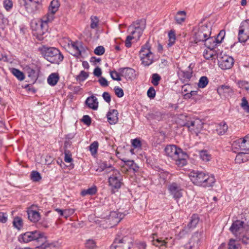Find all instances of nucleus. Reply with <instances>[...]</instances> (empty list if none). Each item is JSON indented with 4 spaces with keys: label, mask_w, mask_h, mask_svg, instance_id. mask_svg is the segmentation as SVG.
<instances>
[{
    "label": "nucleus",
    "mask_w": 249,
    "mask_h": 249,
    "mask_svg": "<svg viewBox=\"0 0 249 249\" xmlns=\"http://www.w3.org/2000/svg\"><path fill=\"white\" fill-rule=\"evenodd\" d=\"M124 161L125 165L127 166L130 170H132L134 172L138 171L139 167L133 160H127Z\"/></svg>",
    "instance_id": "473e14b6"
},
{
    "label": "nucleus",
    "mask_w": 249,
    "mask_h": 249,
    "mask_svg": "<svg viewBox=\"0 0 249 249\" xmlns=\"http://www.w3.org/2000/svg\"><path fill=\"white\" fill-rule=\"evenodd\" d=\"M41 50L44 57L52 63L59 64L63 59V56L55 48L43 46Z\"/></svg>",
    "instance_id": "20e7f679"
},
{
    "label": "nucleus",
    "mask_w": 249,
    "mask_h": 249,
    "mask_svg": "<svg viewBox=\"0 0 249 249\" xmlns=\"http://www.w3.org/2000/svg\"><path fill=\"white\" fill-rule=\"evenodd\" d=\"M140 57L142 64L145 66H148L153 63L154 54L151 51V47L148 42L142 47L140 51Z\"/></svg>",
    "instance_id": "39448f33"
},
{
    "label": "nucleus",
    "mask_w": 249,
    "mask_h": 249,
    "mask_svg": "<svg viewBox=\"0 0 249 249\" xmlns=\"http://www.w3.org/2000/svg\"><path fill=\"white\" fill-rule=\"evenodd\" d=\"M132 145L135 148H138V147H140L141 146V141L137 139H135L133 140L132 141Z\"/></svg>",
    "instance_id": "774afa93"
},
{
    "label": "nucleus",
    "mask_w": 249,
    "mask_h": 249,
    "mask_svg": "<svg viewBox=\"0 0 249 249\" xmlns=\"http://www.w3.org/2000/svg\"><path fill=\"white\" fill-rule=\"evenodd\" d=\"M97 188L96 186H93L91 188H89L87 190H84L81 192V195L82 196H85L87 195H93L96 193L97 192Z\"/></svg>",
    "instance_id": "4c0bfd02"
},
{
    "label": "nucleus",
    "mask_w": 249,
    "mask_h": 249,
    "mask_svg": "<svg viewBox=\"0 0 249 249\" xmlns=\"http://www.w3.org/2000/svg\"><path fill=\"white\" fill-rule=\"evenodd\" d=\"M232 149L235 153L238 151L249 152V134L234 141L232 144Z\"/></svg>",
    "instance_id": "0eeeda50"
},
{
    "label": "nucleus",
    "mask_w": 249,
    "mask_h": 249,
    "mask_svg": "<svg viewBox=\"0 0 249 249\" xmlns=\"http://www.w3.org/2000/svg\"><path fill=\"white\" fill-rule=\"evenodd\" d=\"M240 240H241L242 242L245 244L247 245L249 244V236H248L246 235H239L237 236Z\"/></svg>",
    "instance_id": "603ef678"
},
{
    "label": "nucleus",
    "mask_w": 249,
    "mask_h": 249,
    "mask_svg": "<svg viewBox=\"0 0 249 249\" xmlns=\"http://www.w3.org/2000/svg\"><path fill=\"white\" fill-rule=\"evenodd\" d=\"M199 221V219L197 214H193L191 217L190 221L187 226L179 232L178 236L181 238L183 237L186 233H188L192 229L195 228Z\"/></svg>",
    "instance_id": "4468645a"
},
{
    "label": "nucleus",
    "mask_w": 249,
    "mask_h": 249,
    "mask_svg": "<svg viewBox=\"0 0 249 249\" xmlns=\"http://www.w3.org/2000/svg\"><path fill=\"white\" fill-rule=\"evenodd\" d=\"M3 6L4 8L8 11L12 8L13 2L11 0H5L3 1Z\"/></svg>",
    "instance_id": "13d9d810"
},
{
    "label": "nucleus",
    "mask_w": 249,
    "mask_h": 249,
    "mask_svg": "<svg viewBox=\"0 0 249 249\" xmlns=\"http://www.w3.org/2000/svg\"><path fill=\"white\" fill-rule=\"evenodd\" d=\"M225 35V32L224 31H221L218 35L217 36V37L215 38L216 43H220L222 42L223 39H224V36Z\"/></svg>",
    "instance_id": "6e6d98bb"
},
{
    "label": "nucleus",
    "mask_w": 249,
    "mask_h": 249,
    "mask_svg": "<svg viewBox=\"0 0 249 249\" xmlns=\"http://www.w3.org/2000/svg\"><path fill=\"white\" fill-rule=\"evenodd\" d=\"M170 194L175 199H178L182 196V190L180 185L176 183H172L168 186Z\"/></svg>",
    "instance_id": "f3484780"
},
{
    "label": "nucleus",
    "mask_w": 249,
    "mask_h": 249,
    "mask_svg": "<svg viewBox=\"0 0 249 249\" xmlns=\"http://www.w3.org/2000/svg\"><path fill=\"white\" fill-rule=\"evenodd\" d=\"M201 236V233H199L198 232H195L192 236L188 244L186 245V248L188 249L197 248Z\"/></svg>",
    "instance_id": "6ab92c4d"
},
{
    "label": "nucleus",
    "mask_w": 249,
    "mask_h": 249,
    "mask_svg": "<svg viewBox=\"0 0 249 249\" xmlns=\"http://www.w3.org/2000/svg\"><path fill=\"white\" fill-rule=\"evenodd\" d=\"M185 126L197 135L203 127V123L200 120L196 119L194 121L187 122L185 124Z\"/></svg>",
    "instance_id": "dca6fc26"
},
{
    "label": "nucleus",
    "mask_w": 249,
    "mask_h": 249,
    "mask_svg": "<svg viewBox=\"0 0 249 249\" xmlns=\"http://www.w3.org/2000/svg\"><path fill=\"white\" fill-rule=\"evenodd\" d=\"M241 107L246 112L249 113V104L245 97L242 99Z\"/></svg>",
    "instance_id": "de8ad7c7"
},
{
    "label": "nucleus",
    "mask_w": 249,
    "mask_h": 249,
    "mask_svg": "<svg viewBox=\"0 0 249 249\" xmlns=\"http://www.w3.org/2000/svg\"><path fill=\"white\" fill-rule=\"evenodd\" d=\"M186 13L184 11H178L176 17L175 19L178 23H181L183 22L185 19Z\"/></svg>",
    "instance_id": "e433bc0d"
},
{
    "label": "nucleus",
    "mask_w": 249,
    "mask_h": 249,
    "mask_svg": "<svg viewBox=\"0 0 249 249\" xmlns=\"http://www.w3.org/2000/svg\"><path fill=\"white\" fill-rule=\"evenodd\" d=\"M60 6L58 0H53L49 7V13L43 17L45 23L51 21L53 18V15L58 11Z\"/></svg>",
    "instance_id": "f8f14e48"
},
{
    "label": "nucleus",
    "mask_w": 249,
    "mask_h": 249,
    "mask_svg": "<svg viewBox=\"0 0 249 249\" xmlns=\"http://www.w3.org/2000/svg\"><path fill=\"white\" fill-rule=\"evenodd\" d=\"M75 212L74 209H68L64 210V217L68 218L69 217L72 215Z\"/></svg>",
    "instance_id": "052dcab7"
},
{
    "label": "nucleus",
    "mask_w": 249,
    "mask_h": 249,
    "mask_svg": "<svg viewBox=\"0 0 249 249\" xmlns=\"http://www.w3.org/2000/svg\"><path fill=\"white\" fill-rule=\"evenodd\" d=\"M112 171V174L108 178L109 185L112 189H119L121 187L122 182L121 175L119 171L115 170L113 167H109L105 169L106 173H109Z\"/></svg>",
    "instance_id": "423d86ee"
},
{
    "label": "nucleus",
    "mask_w": 249,
    "mask_h": 249,
    "mask_svg": "<svg viewBox=\"0 0 249 249\" xmlns=\"http://www.w3.org/2000/svg\"><path fill=\"white\" fill-rule=\"evenodd\" d=\"M208 83V79L207 77L206 76H202L200 78L199 80L198 86L199 88H204L207 85Z\"/></svg>",
    "instance_id": "49530a36"
},
{
    "label": "nucleus",
    "mask_w": 249,
    "mask_h": 249,
    "mask_svg": "<svg viewBox=\"0 0 249 249\" xmlns=\"http://www.w3.org/2000/svg\"><path fill=\"white\" fill-rule=\"evenodd\" d=\"M152 242L153 245L160 247L161 246H166L167 242L165 240L162 239L161 238L157 237L156 234H153L152 237Z\"/></svg>",
    "instance_id": "bb28decb"
},
{
    "label": "nucleus",
    "mask_w": 249,
    "mask_h": 249,
    "mask_svg": "<svg viewBox=\"0 0 249 249\" xmlns=\"http://www.w3.org/2000/svg\"><path fill=\"white\" fill-rule=\"evenodd\" d=\"M238 85L239 88L245 89L249 93V83L244 81H240L238 82Z\"/></svg>",
    "instance_id": "09e8293b"
},
{
    "label": "nucleus",
    "mask_w": 249,
    "mask_h": 249,
    "mask_svg": "<svg viewBox=\"0 0 249 249\" xmlns=\"http://www.w3.org/2000/svg\"><path fill=\"white\" fill-rule=\"evenodd\" d=\"M244 222L240 220H237L233 222L230 228V230L236 236L241 234V232L244 231L245 227L243 226Z\"/></svg>",
    "instance_id": "a211bd4d"
},
{
    "label": "nucleus",
    "mask_w": 249,
    "mask_h": 249,
    "mask_svg": "<svg viewBox=\"0 0 249 249\" xmlns=\"http://www.w3.org/2000/svg\"><path fill=\"white\" fill-rule=\"evenodd\" d=\"M59 79V75L56 73L51 74L47 79L48 84L51 86H55L58 82Z\"/></svg>",
    "instance_id": "c756f323"
},
{
    "label": "nucleus",
    "mask_w": 249,
    "mask_h": 249,
    "mask_svg": "<svg viewBox=\"0 0 249 249\" xmlns=\"http://www.w3.org/2000/svg\"><path fill=\"white\" fill-rule=\"evenodd\" d=\"M249 38V19L243 21L239 27L238 39L240 42H245Z\"/></svg>",
    "instance_id": "9b49d317"
},
{
    "label": "nucleus",
    "mask_w": 249,
    "mask_h": 249,
    "mask_svg": "<svg viewBox=\"0 0 249 249\" xmlns=\"http://www.w3.org/2000/svg\"><path fill=\"white\" fill-rule=\"evenodd\" d=\"M205 46L209 49L213 48L214 45H216L215 38L213 37L208 36L206 37V40H204Z\"/></svg>",
    "instance_id": "7c9ffc66"
},
{
    "label": "nucleus",
    "mask_w": 249,
    "mask_h": 249,
    "mask_svg": "<svg viewBox=\"0 0 249 249\" xmlns=\"http://www.w3.org/2000/svg\"><path fill=\"white\" fill-rule=\"evenodd\" d=\"M166 155L176 161L178 166L182 167L186 164L187 154L175 145H167L164 149Z\"/></svg>",
    "instance_id": "f257e3e1"
},
{
    "label": "nucleus",
    "mask_w": 249,
    "mask_h": 249,
    "mask_svg": "<svg viewBox=\"0 0 249 249\" xmlns=\"http://www.w3.org/2000/svg\"><path fill=\"white\" fill-rule=\"evenodd\" d=\"M199 155L201 159L205 162L210 161L211 159V155L206 150H201L199 152Z\"/></svg>",
    "instance_id": "c9c22d12"
},
{
    "label": "nucleus",
    "mask_w": 249,
    "mask_h": 249,
    "mask_svg": "<svg viewBox=\"0 0 249 249\" xmlns=\"http://www.w3.org/2000/svg\"><path fill=\"white\" fill-rule=\"evenodd\" d=\"M38 4L37 0H20L21 6L30 13L36 11Z\"/></svg>",
    "instance_id": "2eb2a0df"
},
{
    "label": "nucleus",
    "mask_w": 249,
    "mask_h": 249,
    "mask_svg": "<svg viewBox=\"0 0 249 249\" xmlns=\"http://www.w3.org/2000/svg\"><path fill=\"white\" fill-rule=\"evenodd\" d=\"M147 94L150 98H154L156 95L155 89L153 87H150L147 91Z\"/></svg>",
    "instance_id": "e2e57ef3"
},
{
    "label": "nucleus",
    "mask_w": 249,
    "mask_h": 249,
    "mask_svg": "<svg viewBox=\"0 0 249 249\" xmlns=\"http://www.w3.org/2000/svg\"><path fill=\"white\" fill-rule=\"evenodd\" d=\"M105 48L102 46H99L95 48L94 50V53L98 55H102L105 53Z\"/></svg>",
    "instance_id": "4d7b16f0"
},
{
    "label": "nucleus",
    "mask_w": 249,
    "mask_h": 249,
    "mask_svg": "<svg viewBox=\"0 0 249 249\" xmlns=\"http://www.w3.org/2000/svg\"><path fill=\"white\" fill-rule=\"evenodd\" d=\"M217 91L219 95L225 97H231L233 93L232 88L228 85H222L218 87Z\"/></svg>",
    "instance_id": "aec40b11"
},
{
    "label": "nucleus",
    "mask_w": 249,
    "mask_h": 249,
    "mask_svg": "<svg viewBox=\"0 0 249 249\" xmlns=\"http://www.w3.org/2000/svg\"><path fill=\"white\" fill-rule=\"evenodd\" d=\"M13 226L18 230H20L23 226V221L21 217H15L13 221Z\"/></svg>",
    "instance_id": "58836bf2"
},
{
    "label": "nucleus",
    "mask_w": 249,
    "mask_h": 249,
    "mask_svg": "<svg viewBox=\"0 0 249 249\" xmlns=\"http://www.w3.org/2000/svg\"><path fill=\"white\" fill-rule=\"evenodd\" d=\"M211 34V28L208 25L205 24L201 26L195 34V41L197 43L200 41H204L206 37L209 36Z\"/></svg>",
    "instance_id": "9d476101"
},
{
    "label": "nucleus",
    "mask_w": 249,
    "mask_h": 249,
    "mask_svg": "<svg viewBox=\"0 0 249 249\" xmlns=\"http://www.w3.org/2000/svg\"><path fill=\"white\" fill-rule=\"evenodd\" d=\"M114 90H115V94L118 97H122L123 96H124V91H123V90L119 88V87H115V89H114Z\"/></svg>",
    "instance_id": "680f3d73"
},
{
    "label": "nucleus",
    "mask_w": 249,
    "mask_h": 249,
    "mask_svg": "<svg viewBox=\"0 0 249 249\" xmlns=\"http://www.w3.org/2000/svg\"><path fill=\"white\" fill-rule=\"evenodd\" d=\"M219 67L222 70H229L232 68L234 64L233 58L223 53L217 54Z\"/></svg>",
    "instance_id": "6e6552de"
},
{
    "label": "nucleus",
    "mask_w": 249,
    "mask_h": 249,
    "mask_svg": "<svg viewBox=\"0 0 249 249\" xmlns=\"http://www.w3.org/2000/svg\"><path fill=\"white\" fill-rule=\"evenodd\" d=\"M228 129V126L227 124L222 122L216 125L215 130L219 135H223L225 134Z\"/></svg>",
    "instance_id": "cd10ccee"
},
{
    "label": "nucleus",
    "mask_w": 249,
    "mask_h": 249,
    "mask_svg": "<svg viewBox=\"0 0 249 249\" xmlns=\"http://www.w3.org/2000/svg\"><path fill=\"white\" fill-rule=\"evenodd\" d=\"M229 249H241V246L238 241L231 239L228 244Z\"/></svg>",
    "instance_id": "ea45409f"
},
{
    "label": "nucleus",
    "mask_w": 249,
    "mask_h": 249,
    "mask_svg": "<svg viewBox=\"0 0 249 249\" xmlns=\"http://www.w3.org/2000/svg\"><path fill=\"white\" fill-rule=\"evenodd\" d=\"M91 24L90 27L91 28L94 29L98 26L99 20L96 17L91 18Z\"/></svg>",
    "instance_id": "bf43d9fd"
},
{
    "label": "nucleus",
    "mask_w": 249,
    "mask_h": 249,
    "mask_svg": "<svg viewBox=\"0 0 249 249\" xmlns=\"http://www.w3.org/2000/svg\"><path fill=\"white\" fill-rule=\"evenodd\" d=\"M86 104L90 108L94 110L97 109L98 102L97 98L93 95L88 97L86 101Z\"/></svg>",
    "instance_id": "393cba45"
},
{
    "label": "nucleus",
    "mask_w": 249,
    "mask_h": 249,
    "mask_svg": "<svg viewBox=\"0 0 249 249\" xmlns=\"http://www.w3.org/2000/svg\"><path fill=\"white\" fill-rule=\"evenodd\" d=\"M120 73L126 78H131L134 73V70L129 68H121L119 70Z\"/></svg>",
    "instance_id": "c85d7f7f"
},
{
    "label": "nucleus",
    "mask_w": 249,
    "mask_h": 249,
    "mask_svg": "<svg viewBox=\"0 0 249 249\" xmlns=\"http://www.w3.org/2000/svg\"><path fill=\"white\" fill-rule=\"evenodd\" d=\"M85 246L87 249H96L97 248L96 241L92 239L87 240L85 242Z\"/></svg>",
    "instance_id": "72a5a7b5"
},
{
    "label": "nucleus",
    "mask_w": 249,
    "mask_h": 249,
    "mask_svg": "<svg viewBox=\"0 0 249 249\" xmlns=\"http://www.w3.org/2000/svg\"><path fill=\"white\" fill-rule=\"evenodd\" d=\"M28 215L29 219L33 222H37L40 218L39 213L36 210L33 209V207L28 210Z\"/></svg>",
    "instance_id": "b1692460"
},
{
    "label": "nucleus",
    "mask_w": 249,
    "mask_h": 249,
    "mask_svg": "<svg viewBox=\"0 0 249 249\" xmlns=\"http://www.w3.org/2000/svg\"><path fill=\"white\" fill-rule=\"evenodd\" d=\"M189 177L195 184L203 187L213 186L215 181L213 176H209L202 172H192Z\"/></svg>",
    "instance_id": "f03ea898"
},
{
    "label": "nucleus",
    "mask_w": 249,
    "mask_h": 249,
    "mask_svg": "<svg viewBox=\"0 0 249 249\" xmlns=\"http://www.w3.org/2000/svg\"><path fill=\"white\" fill-rule=\"evenodd\" d=\"M98 148V142L96 141L92 142L89 146V151L92 155H94L97 153V151Z\"/></svg>",
    "instance_id": "a18cd8bd"
},
{
    "label": "nucleus",
    "mask_w": 249,
    "mask_h": 249,
    "mask_svg": "<svg viewBox=\"0 0 249 249\" xmlns=\"http://www.w3.org/2000/svg\"><path fill=\"white\" fill-rule=\"evenodd\" d=\"M169 36V43L168 46L171 47L175 42L176 41V35L174 31H171L168 34Z\"/></svg>",
    "instance_id": "c03bdc74"
},
{
    "label": "nucleus",
    "mask_w": 249,
    "mask_h": 249,
    "mask_svg": "<svg viewBox=\"0 0 249 249\" xmlns=\"http://www.w3.org/2000/svg\"><path fill=\"white\" fill-rule=\"evenodd\" d=\"M21 239L24 243L36 241L38 243V246H40L41 249H45L49 245H53L52 244H49L44 234L39 231L26 232L21 234Z\"/></svg>",
    "instance_id": "7ed1b4c3"
},
{
    "label": "nucleus",
    "mask_w": 249,
    "mask_h": 249,
    "mask_svg": "<svg viewBox=\"0 0 249 249\" xmlns=\"http://www.w3.org/2000/svg\"><path fill=\"white\" fill-rule=\"evenodd\" d=\"M213 48L210 49V50H205L203 53V55L206 59H213L215 55V53L213 50Z\"/></svg>",
    "instance_id": "37998d69"
},
{
    "label": "nucleus",
    "mask_w": 249,
    "mask_h": 249,
    "mask_svg": "<svg viewBox=\"0 0 249 249\" xmlns=\"http://www.w3.org/2000/svg\"><path fill=\"white\" fill-rule=\"evenodd\" d=\"M192 71L189 69L188 71H180L179 74L184 81H188L192 76Z\"/></svg>",
    "instance_id": "2f4dec72"
},
{
    "label": "nucleus",
    "mask_w": 249,
    "mask_h": 249,
    "mask_svg": "<svg viewBox=\"0 0 249 249\" xmlns=\"http://www.w3.org/2000/svg\"><path fill=\"white\" fill-rule=\"evenodd\" d=\"M12 73L19 80L22 81L24 79V75L23 72L17 69H13L12 71Z\"/></svg>",
    "instance_id": "79ce46f5"
},
{
    "label": "nucleus",
    "mask_w": 249,
    "mask_h": 249,
    "mask_svg": "<svg viewBox=\"0 0 249 249\" xmlns=\"http://www.w3.org/2000/svg\"><path fill=\"white\" fill-rule=\"evenodd\" d=\"M99 82L102 86L107 87L108 86L107 81L104 77H101L99 80Z\"/></svg>",
    "instance_id": "338daca9"
},
{
    "label": "nucleus",
    "mask_w": 249,
    "mask_h": 249,
    "mask_svg": "<svg viewBox=\"0 0 249 249\" xmlns=\"http://www.w3.org/2000/svg\"><path fill=\"white\" fill-rule=\"evenodd\" d=\"M131 243L130 239L127 236L116 238L110 249H129Z\"/></svg>",
    "instance_id": "1a4fd4ad"
},
{
    "label": "nucleus",
    "mask_w": 249,
    "mask_h": 249,
    "mask_svg": "<svg viewBox=\"0 0 249 249\" xmlns=\"http://www.w3.org/2000/svg\"><path fill=\"white\" fill-rule=\"evenodd\" d=\"M108 122L110 124H114L118 121V112L116 109L110 110L107 114Z\"/></svg>",
    "instance_id": "4be33fe9"
},
{
    "label": "nucleus",
    "mask_w": 249,
    "mask_h": 249,
    "mask_svg": "<svg viewBox=\"0 0 249 249\" xmlns=\"http://www.w3.org/2000/svg\"><path fill=\"white\" fill-rule=\"evenodd\" d=\"M7 214L6 213L0 212V222L5 223L7 221Z\"/></svg>",
    "instance_id": "0e129e2a"
},
{
    "label": "nucleus",
    "mask_w": 249,
    "mask_h": 249,
    "mask_svg": "<svg viewBox=\"0 0 249 249\" xmlns=\"http://www.w3.org/2000/svg\"><path fill=\"white\" fill-rule=\"evenodd\" d=\"M142 28H140L139 27H135V30L132 31L131 32V34L132 35L137 34V35H136L135 36H127L126 39L131 41L134 37H137L138 38H139L142 34Z\"/></svg>",
    "instance_id": "f704fd0d"
},
{
    "label": "nucleus",
    "mask_w": 249,
    "mask_h": 249,
    "mask_svg": "<svg viewBox=\"0 0 249 249\" xmlns=\"http://www.w3.org/2000/svg\"><path fill=\"white\" fill-rule=\"evenodd\" d=\"M111 77L114 80L121 81V78L120 75L118 72L116 71H111L110 72Z\"/></svg>",
    "instance_id": "5fc2aeb1"
},
{
    "label": "nucleus",
    "mask_w": 249,
    "mask_h": 249,
    "mask_svg": "<svg viewBox=\"0 0 249 249\" xmlns=\"http://www.w3.org/2000/svg\"><path fill=\"white\" fill-rule=\"evenodd\" d=\"M31 178L34 181H38L41 179L40 175L37 171H33L31 174Z\"/></svg>",
    "instance_id": "3c124183"
},
{
    "label": "nucleus",
    "mask_w": 249,
    "mask_h": 249,
    "mask_svg": "<svg viewBox=\"0 0 249 249\" xmlns=\"http://www.w3.org/2000/svg\"><path fill=\"white\" fill-rule=\"evenodd\" d=\"M26 71L28 76L33 82L37 79L38 75V71L37 69L27 67L26 68Z\"/></svg>",
    "instance_id": "a878e982"
},
{
    "label": "nucleus",
    "mask_w": 249,
    "mask_h": 249,
    "mask_svg": "<svg viewBox=\"0 0 249 249\" xmlns=\"http://www.w3.org/2000/svg\"><path fill=\"white\" fill-rule=\"evenodd\" d=\"M123 217L122 213H120L116 211L111 212L107 219L104 220L103 222L107 221L106 222L108 223L107 226L104 227L107 228L108 227H112V226L117 225Z\"/></svg>",
    "instance_id": "ddd939ff"
},
{
    "label": "nucleus",
    "mask_w": 249,
    "mask_h": 249,
    "mask_svg": "<svg viewBox=\"0 0 249 249\" xmlns=\"http://www.w3.org/2000/svg\"><path fill=\"white\" fill-rule=\"evenodd\" d=\"M160 79L161 78L159 74L157 73H154L152 76L151 83L154 86H156L159 84V82Z\"/></svg>",
    "instance_id": "8fccbe9b"
},
{
    "label": "nucleus",
    "mask_w": 249,
    "mask_h": 249,
    "mask_svg": "<svg viewBox=\"0 0 249 249\" xmlns=\"http://www.w3.org/2000/svg\"><path fill=\"white\" fill-rule=\"evenodd\" d=\"M235 161L237 163H241L249 160V152L238 151Z\"/></svg>",
    "instance_id": "5701e85b"
},
{
    "label": "nucleus",
    "mask_w": 249,
    "mask_h": 249,
    "mask_svg": "<svg viewBox=\"0 0 249 249\" xmlns=\"http://www.w3.org/2000/svg\"><path fill=\"white\" fill-rule=\"evenodd\" d=\"M89 75L88 73L84 71H81L80 73L77 76V79L83 81L85 80Z\"/></svg>",
    "instance_id": "864d4df0"
},
{
    "label": "nucleus",
    "mask_w": 249,
    "mask_h": 249,
    "mask_svg": "<svg viewBox=\"0 0 249 249\" xmlns=\"http://www.w3.org/2000/svg\"><path fill=\"white\" fill-rule=\"evenodd\" d=\"M43 20V18L41 21L39 22L38 24H36L37 27L36 30V34L39 39H42L41 36L47 31V24L48 22L45 23Z\"/></svg>",
    "instance_id": "412c9836"
},
{
    "label": "nucleus",
    "mask_w": 249,
    "mask_h": 249,
    "mask_svg": "<svg viewBox=\"0 0 249 249\" xmlns=\"http://www.w3.org/2000/svg\"><path fill=\"white\" fill-rule=\"evenodd\" d=\"M71 46L73 49L76 51L74 54L75 55L78 56L81 54V49L82 48V46L80 42H73L71 44Z\"/></svg>",
    "instance_id": "a19ab883"
},
{
    "label": "nucleus",
    "mask_w": 249,
    "mask_h": 249,
    "mask_svg": "<svg viewBox=\"0 0 249 249\" xmlns=\"http://www.w3.org/2000/svg\"><path fill=\"white\" fill-rule=\"evenodd\" d=\"M82 122L88 125L91 124V119L88 115H84L82 119Z\"/></svg>",
    "instance_id": "69168bd1"
}]
</instances>
